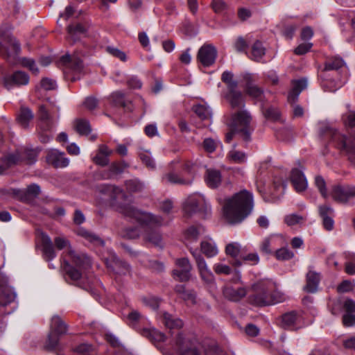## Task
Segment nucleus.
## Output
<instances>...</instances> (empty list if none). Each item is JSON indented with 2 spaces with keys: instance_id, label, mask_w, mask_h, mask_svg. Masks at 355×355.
<instances>
[{
  "instance_id": "obj_1",
  "label": "nucleus",
  "mask_w": 355,
  "mask_h": 355,
  "mask_svg": "<svg viewBox=\"0 0 355 355\" xmlns=\"http://www.w3.org/2000/svg\"><path fill=\"white\" fill-rule=\"evenodd\" d=\"M116 209L126 217L135 219L142 226L146 227L144 234V239L155 247L162 248V239L157 230L152 227H159L162 225L163 219L159 216L150 213L141 211L130 205H118Z\"/></svg>"
},
{
  "instance_id": "obj_2",
  "label": "nucleus",
  "mask_w": 355,
  "mask_h": 355,
  "mask_svg": "<svg viewBox=\"0 0 355 355\" xmlns=\"http://www.w3.org/2000/svg\"><path fill=\"white\" fill-rule=\"evenodd\" d=\"M253 207L252 193L243 190L225 200L223 205V216L230 224L240 223L251 213Z\"/></svg>"
},
{
  "instance_id": "obj_3",
  "label": "nucleus",
  "mask_w": 355,
  "mask_h": 355,
  "mask_svg": "<svg viewBox=\"0 0 355 355\" xmlns=\"http://www.w3.org/2000/svg\"><path fill=\"white\" fill-rule=\"evenodd\" d=\"M253 293L249 302L257 306H266L283 302L284 295L277 290L276 284L270 279H261L252 286Z\"/></svg>"
},
{
  "instance_id": "obj_4",
  "label": "nucleus",
  "mask_w": 355,
  "mask_h": 355,
  "mask_svg": "<svg viewBox=\"0 0 355 355\" xmlns=\"http://www.w3.org/2000/svg\"><path fill=\"white\" fill-rule=\"evenodd\" d=\"M66 256L69 260L63 259L62 268L67 278L77 282L82 277L83 272L91 267V260L85 254L76 252L71 248Z\"/></svg>"
},
{
  "instance_id": "obj_5",
  "label": "nucleus",
  "mask_w": 355,
  "mask_h": 355,
  "mask_svg": "<svg viewBox=\"0 0 355 355\" xmlns=\"http://www.w3.org/2000/svg\"><path fill=\"white\" fill-rule=\"evenodd\" d=\"M194 164L190 162H186L180 173L171 171L164 173L162 177L164 184L190 185L193 180Z\"/></svg>"
},
{
  "instance_id": "obj_6",
  "label": "nucleus",
  "mask_w": 355,
  "mask_h": 355,
  "mask_svg": "<svg viewBox=\"0 0 355 355\" xmlns=\"http://www.w3.org/2000/svg\"><path fill=\"white\" fill-rule=\"evenodd\" d=\"M37 154V151L35 149L26 148L17 150L15 153L5 156L1 160L0 174H3L8 168L21 160H26L30 164L35 162Z\"/></svg>"
},
{
  "instance_id": "obj_7",
  "label": "nucleus",
  "mask_w": 355,
  "mask_h": 355,
  "mask_svg": "<svg viewBox=\"0 0 355 355\" xmlns=\"http://www.w3.org/2000/svg\"><path fill=\"white\" fill-rule=\"evenodd\" d=\"M329 135L332 144L355 165V135L347 137L336 130H330Z\"/></svg>"
},
{
  "instance_id": "obj_8",
  "label": "nucleus",
  "mask_w": 355,
  "mask_h": 355,
  "mask_svg": "<svg viewBox=\"0 0 355 355\" xmlns=\"http://www.w3.org/2000/svg\"><path fill=\"white\" fill-rule=\"evenodd\" d=\"M39 120V138L42 143L46 144L53 137L51 132L55 121L44 105L40 106Z\"/></svg>"
},
{
  "instance_id": "obj_9",
  "label": "nucleus",
  "mask_w": 355,
  "mask_h": 355,
  "mask_svg": "<svg viewBox=\"0 0 355 355\" xmlns=\"http://www.w3.org/2000/svg\"><path fill=\"white\" fill-rule=\"evenodd\" d=\"M251 116L246 110L239 111L232 116L229 123L230 128L242 133L243 139L248 141L250 139V130L249 125Z\"/></svg>"
},
{
  "instance_id": "obj_10",
  "label": "nucleus",
  "mask_w": 355,
  "mask_h": 355,
  "mask_svg": "<svg viewBox=\"0 0 355 355\" xmlns=\"http://www.w3.org/2000/svg\"><path fill=\"white\" fill-rule=\"evenodd\" d=\"M332 199L340 204L348 205L355 198V186L352 184H336L332 187L330 193Z\"/></svg>"
},
{
  "instance_id": "obj_11",
  "label": "nucleus",
  "mask_w": 355,
  "mask_h": 355,
  "mask_svg": "<svg viewBox=\"0 0 355 355\" xmlns=\"http://www.w3.org/2000/svg\"><path fill=\"white\" fill-rule=\"evenodd\" d=\"M183 209L185 214L191 215L199 211L207 212L210 210V205L203 195L194 193L186 200Z\"/></svg>"
},
{
  "instance_id": "obj_12",
  "label": "nucleus",
  "mask_w": 355,
  "mask_h": 355,
  "mask_svg": "<svg viewBox=\"0 0 355 355\" xmlns=\"http://www.w3.org/2000/svg\"><path fill=\"white\" fill-rule=\"evenodd\" d=\"M15 298L16 293L12 288L5 286L2 288L0 293V317L13 312L14 308L9 306L14 302Z\"/></svg>"
},
{
  "instance_id": "obj_13",
  "label": "nucleus",
  "mask_w": 355,
  "mask_h": 355,
  "mask_svg": "<svg viewBox=\"0 0 355 355\" xmlns=\"http://www.w3.org/2000/svg\"><path fill=\"white\" fill-rule=\"evenodd\" d=\"M217 57V50L211 44H204L198 50L197 60L203 67H208L213 65Z\"/></svg>"
},
{
  "instance_id": "obj_14",
  "label": "nucleus",
  "mask_w": 355,
  "mask_h": 355,
  "mask_svg": "<svg viewBox=\"0 0 355 355\" xmlns=\"http://www.w3.org/2000/svg\"><path fill=\"white\" fill-rule=\"evenodd\" d=\"M176 268L173 270V278L180 282H187L191 278L192 266L187 258L178 259Z\"/></svg>"
},
{
  "instance_id": "obj_15",
  "label": "nucleus",
  "mask_w": 355,
  "mask_h": 355,
  "mask_svg": "<svg viewBox=\"0 0 355 355\" xmlns=\"http://www.w3.org/2000/svg\"><path fill=\"white\" fill-rule=\"evenodd\" d=\"M60 62L64 67V73L66 74L69 71L74 73H80L83 69V61L76 55L66 54L60 58Z\"/></svg>"
},
{
  "instance_id": "obj_16",
  "label": "nucleus",
  "mask_w": 355,
  "mask_h": 355,
  "mask_svg": "<svg viewBox=\"0 0 355 355\" xmlns=\"http://www.w3.org/2000/svg\"><path fill=\"white\" fill-rule=\"evenodd\" d=\"M129 167V164L124 160L112 162L107 169L100 172V176L103 180H110L119 175L122 174L126 168Z\"/></svg>"
},
{
  "instance_id": "obj_17",
  "label": "nucleus",
  "mask_w": 355,
  "mask_h": 355,
  "mask_svg": "<svg viewBox=\"0 0 355 355\" xmlns=\"http://www.w3.org/2000/svg\"><path fill=\"white\" fill-rule=\"evenodd\" d=\"M21 46L15 37H8L5 45L0 42V55L6 58L15 57L19 54Z\"/></svg>"
},
{
  "instance_id": "obj_18",
  "label": "nucleus",
  "mask_w": 355,
  "mask_h": 355,
  "mask_svg": "<svg viewBox=\"0 0 355 355\" xmlns=\"http://www.w3.org/2000/svg\"><path fill=\"white\" fill-rule=\"evenodd\" d=\"M176 345L178 346L181 355H205L200 353L193 343L187 340L181 334H179L176 338Z\"/></svg>"
},
{
  "instance_id": "obj_19",
  "label": "nucleus",
  "mask_w": 355,
  "mask_h": 355,
  "mask_svg": "<svg viewBox=\"0 0 355 355\" xmlns=\"http://www.w3.org/2000/svg\"><path fill=\"white\" fill-rule=\"evenodd\" d=\"M99 191L103 194L108 196L110 200L113 205L119 199H123L125 198V194L122 189L115 185L112 184H103L99 187Z\"/></svg>"
},
{
  "instance_id": "obj_20",
  "label": "nucleus",
  "mask_w": 355,
  "mask_h": 355,
  "mask_svg": "<svg viewBox=\"0 0 355 355\" xmlns=\"http://www.w3.org/2000/svg\"><path fill=\"white\" fill-rule=\"evenodd\" d=\"M197 268L200 277L204 283L210 287H215L216 282L214 274L208 268V266L205 259H202L198 257Z\"/></svg>"
},
{
  "instance_id": "obj_21",
  "label": "nucleus",
  "mask_w": 355,
  "mask_h": 355,
  "mask_svg": "<svg viewBox=\"0 0 355 355\" xmlns=\"http://www.w3.org/2000/svg\"><path fill=\"white\" fill-rule=\"evenodd\" d=\"M46 161L55 168H64L69 164V159L64 156V153L57 150L49 151Z\"/></svg>"
},
{
  "instance_id": "obj_22",
  "label": "nucleus",
  "mask_w": 355,
  "mask_h": 355,
  "mask_svg": "<svg viewBox=\"0 0 355 355\" xmlns=\"http://www.w3.org/2000/svg\"><path fill=\"white\" fill-rule=\"evenodd\" d=\"M29 82V77L25 72L18 71L15 72L12 75L4 78V86L10 89L12 85H25Z\"/></svg>"
},
{
  "instance_id": "obj_23",
  "label": "nucleus",
  "mask_w": 355,
  "mask_h": 355,
  "mask_svg": "<svg viewBox=\"0 0 355 355\" xmlns=\"http://www.w3.org/2000/svg\"><path fill=\"white\" fill-rule=\"evenodd\" d=\"M245 287L235 288L233 286H225L223 289V294L225 298L232 302H239L247 295Z\"/></svg>"
},
{
  "instance_id": "obj_24",
  "label": "nucleus",
  "mask_w": 355,
  "mask_h": 355,
  "mask_svg": "<svg viewBox=\"0 0 355 355\" xmlns=\"http://www.w3.org/2000/svg\"><path fill=\"white\" fill-rule=\"evenodd\" d=\"M284 241V239L280 235H270L265 238L260 245V250L266 254H270L272 250L280 245Z\"/></svg>"
},
{
  "instance_id": "obj_25",
  "label": "nucleus",
  "mask_w": 355,
  "mask_h": 355,
  "mask_svg": "<svg viewBox=\"0 0 355 355\" xmlns=\"http://www.w3.org/2000/svg\"><path fill=\"white\" fill-rule=\"evenodd\" d=\"M339 70L345 71V73L347 72V67L345 62L340 57H332L325 62L324 67L321 73L329 74V73L331 71H338Z\"/></svg>"
},
{
  "instance_id": "obj_26",
  "label": "nucleus",
  "mask_w": 355,
  "mask_h": 355,
  "mask_svg": "<svg viewBox=\"0 0 355 355\" xmlns=\"http://www.w3.org/2000/svg\"><path fill=\"white\" fill-rule=\"evenodd\" d=\"M112 153V150L110 149L107 146L101 144L98 146L96 155L94 157L93 161L97 165L105 166L109 164V157Z\"/></svg>"
},
{
  "instance_id": "obj_27",
  "label": "nucleus",
  "mask_w": 355,
  "mask_h": 355,
  "mask_svg": "<svg viewBox=\"0 0 355 355\" xmlns=\"http://www.w3.org/2000/svg\"><path fill=\"white\" fill-rule=\"evenodd\" d=\"M225 97L232 108H239L244 106L243 94L237 88L227 89Z\"/></svg>"
},
{
  "instance_id": "obj_28",
  "label": "nucleus",
  "mask_w": 355,
  "mask_h": 355,
  "mask_svg": "<svg viewBox=\"0 0 355 355\" xmlns=\"http://www.w3.org/2000/svg\"><path fill=\"white\" fill-rule=\"evenodd\" d=\"M291 182L297 192L304 191L307 187V180L303 173L297 168H294L291 171Z\"/></svg>"
},
{
  "instance_id": "obj_29",
  "label": "nucleus",
  "mask_w": 355,
  "mask_h": 355,
  "mask_svg": "<svg viewBox=\"0 0 355 355\" xmlns=\"http://www.w3.org/2000/svg\"><path fill=\"white\" fill-rule=\"evenodd\" d=\"M107 266L116 274L125 275L130 272V266L126 262L113 255L110 262H107Z\"/></svg>"
},
{
  "instance_id": "obj_30",
  "label": "nucleus",
  "mask_w": 355,
  "mask_h": 355,
  "mask_svg": "<svg viewBox=\"0 0 355 355\" xmlns=\"http://www.w3.org/2000/svg\"><path fill=\"white\" fill-rule=\"evenodd\" d=\"M205 181L209 188H217L222 181L220 171L214 168H207L205 175Z\"/></svg>"
},
{
  "instance_id": "obj_31",
  "label": "nucleus",
  "mask_w": 355,
  "mask_h": 355,
  "mask_svg": "<svg viewBox=\"0 0 355 355\" xmlns=\"http://www.w3.org/2000/svg\"><path fill=\"white\" fill-rule=\"evenodd\" d=\"M307 86V81L306 79H300L293 81V87L289 92L288 95V101L290 103H295L301 92Z\"/></svg>"
},
{
  "instance_id": "obj_32",
  "label": "nucleus",
  "mask_w": 355,
  "mask_h": 355,
  "mask_svg": "<svg viewBox=\"0 0 355 355\" xmlns=\"http://www.w3.org/2000/svg\"><path fill=\"white\" fill-rule=\"evenodd\" d=\"M320 274L313 270H309L306 274V284L304 290L307 293H315L317 291L320 282Z\"/></svg>"
},
{
  "instance_id": "obj_33",
  "label": "nucleus",
  "mask_w": 355,
  "mask_h": 355,
  "mask_svg": "<svg viewBox=\"0 0 355 355\" xmlns=\"http://www.w3.org/2000/svg\"><path fill=\"white\" fill-rule=\"evenodd\" d=\"M329 74L327 73H320L321 86L324 91L335 92L343 85L341 81H336L329 78Z\"/></svg>"
},
{
  "instance_id": "obj_34",
  "label": "nucleus",
  "mask_w": 355,
  "mask_h": 355,
  "mask_svg": "<svg viewBox=\"0 0 355 355\" xmlns=\"http://www.w3.org/2000/svg\"><path fill=\"white\" fill-rule=\"evenodd\" d=\"M200 248L201 252L207 258L214 257L218 253V250L215 242L210 238L206 239L201 241Z\"/></svg>"
},
{
  "instance_id": "obj_35",
  "label": "nucleus",
  "mask_w": 355,
  "mask_h": 355,
  "mask_svg": "<svg viewBox=\"0 0 355 355\" xmlns=\"http://www.w3.org/2000/svg\"><path fill=\"white\" fill-rule=\"evenodd\" d=\"M50 328V332L59 336L65 334L67 331V324L58 315H54L52 317Z\"/></svg>"
},
{
  "instance_id": "obj_36",
  "label": "nucleus",
  "mask_w": 355,
  "mask_h": 355,
  "mask_svg": "<svg viewBox=\"0 0 355 355\" xmlns=\"http://www.w3.org/2000/svg\"><path fill=\"white\" fill-rule=\"evenodd\" d=\"M175 291L186 302L192 304L196 303V293L192 290H187L184 285L175 286Z\"/></svg>"
},
{
  "instance_id": "obj_37",
  "label": "nucleus",
  "mask_w": 355,
  "mask_h": 355,
  "mask_svg": "<svg viewBox=\"0 0 355 355\" xmlns=\"http://www.w3.org/2000/svg\"><path fill=\"white\" fill-rule=\"evenodd\" d=\"M87 30V28L81 24L70 25L67 28L68 37L73 42H76L79 40L80 35L85 34Z\"/></svg>"
},
{
  "instance_id": "obj_38",
  "label": "nucleus",
  "mask_w": 355,
  "mask_h": 355,
  "mask_svg": "<svg viewBox=\"0 0 355 355\" xmlns=\"http://www.w3.org/2000/svg\"><path fill=\"white\" fill-rule=\"evenodd\" d=\"M77 234L94 245L103 246L105 244L104 241L101 237L86 229L82 227L78 229Z\"/></svg>"
},
{
  "instance_id": "obj_39",
  "label": "nucleus",
  "mask_w": 355,
  "mask_h": 355,
  "mask_svg": "<svg viewBox=\"0 0 355 355\" xmlns=\"http://www.w3.org/2000/svg\"><path fill=\"white\" fill-rule=\"evenodd\" d=\"M33 113L29 108L21 107L17 115V121L21 127L26 128L30 121L33 120Z\"/></svg>"
},
{
  "instance_id": "obj_40",
  "label": "nucleus",
  "mask_w": 355,
  "mask_h": 355,
  "mask_svg": "<svg viewBox=\"0 0 355 355\" xmlns=\"http://www.w3.org/2000/svg\"><path fill=\"white\" fill-rule=\"evenodd\" d=\"M266 54V49L259 40H257L252 46L251 54L249 58L256 62H259Z\"/></svg>"
},
{
  "instance_id": "obj_41",
  "label": "nucleus",
  "mask_w": 355,
  "mask_h": 355,
  "mask_svg": "<svg viewBox=\"0 0 355 355\" xmlns=\"http://www.w3.org/2000/svg\"><path fill=\"white\" fill-rule=\"evenodd\" d=\"M41 192L40 187L37 184L28 185L26 189L21 191V198L24 201L37 198Z\"/></svg>"
},
{
  "instance_id": "obj_42",
  "label": "nucleus",
  "mask_w": 355,
  "mask_h": 355,
  "mask_svg": "<svg viewBox=\"0 0 355 355\" xmlns=\"http://www.w3.org/2000/svg\"><path fill=\"white\" fill-rule=\"evenodd\" d=\"M142 335L154 343L164 342L166 339V336L156 329H144Z\"/></svg>"
},
{
  "instance_id": "obj_43",
  "label": "nucleus",
  "mask_w": 355,
  "mask_h": 355,
  "mask_svg": "<svg viewBox=\"0 0 355 355\" xmlns=\"http://www.w3.org/2000/svg\"><path fill=\"white\" fill-rule=\"evenodd\" d=\"M110 98L115 106L123 107L127 108L128 110H131L130 107V102L125 100L123 92L120 91L114 92L110 96Z\"/></svg>"
},
{
  "instance_id": "obj_44",
  "label": "nucleus",
  "mask_w": 355,
  "mask_h": 355,
  "mask_svg": "<svg viewBox=\"0 0 355 355\" xmlns=\"http://www.w3.org/2000/svg\"><path fill=\"white\" fill-rule=\"evenodd\" d=\"M163 323L168 329H180L183 326L182 321L172 315L164 312L163 313Z\"/></svg>"
},
{
  "instance_id": "obj_45",
  "label": "nucleus",
  "mask_w": 355,
  "mask_h": 355,
  "mask_svg": "<svg viewBox=\"0 0 355 355\" xmlns=\"http://www.w3.org/2000/svg\"><path fill=\"white\" fill-rule=\"evenodd\" d=\"M205 231L202 225L191 226L185 232V239L189 241H195Z\"/></svg>"
},
{
  "instance_id": "obj_46",
  "label": "nucleus",
  "mask_w": 355,
  "mask_h": 355,
  "mask_svg": "<svg viewBox=\"0 0 355 355\" xmlns=\"http://www.w3.org/2000/svg\"><path fill=\"white\" fill-rule=\"evenodd\" d=\"M297 318V313L294 311L284 314L282 316V327L286 329H293L295 324Z\"/></svg>"
},
{
  "instance_id": "obj_47",
  "label": "nucleus",
  "mask_w": 355,
  "mask_h": 355,
  "mask_svg": "<svg viewBox=\"0 0 355 355\" xmlns=\"http://www.w3.org/2000/svg\"><path fill=\"white\" fill-rule=\"evenodd\" d=\"M245 92L252 98L257 101H263L264 98L263 91L255 85H248L246 87Z\"/></svg>"
},
{
  "instance_id": "obj_48",
  "label": "nucleus",
  "mask_w": 355,
  "mask_h": 355,
  "mask_svg": "<svg viewBox=\"0 0 355 355\" xmlns=\"http://www.w3.org/2000/svg\"><path fill=\"white\" fill-rule=\"evenodd\" d=\"M236 145H234V148L231 150L227 154L228 159L234 163L242 164L246 161L245 153L235 149Z\"/></svg>"
},
{
  "instance_id": "obj_49",
  "label": "nucleus",
  "mask_w": 355,
  "mask_h": 355,
  "mask_svg": "<svg viewBox=\"0 0 355 355\" xmlns=\"http://www.w3.org/2000/svg\"><path fill=\"white\" fill-rule=\"evenodd\" d=\"M74 125L76 130L80 135H87L92 131L89 121L85 119H77Z\"/></svg>"
},
{
  "instance_id": "obj_50",
  "label": "nucleus",
  "mask_w": 355,
  "mask_h": 355,
  "mask_svg": "<svg viewBox=\"0 0 355 355\" xmlns=\"http://www.w3.org/2000/svg\"><path fill=\"white\" fill-rule=\"evenodd\" d=\"M141 161L150 169L155 168V163L149 151L141 149L138 153Z\"/></svg>"
},
{
  "instance_id": "obj_51",
  "label": "nucleus",
  "mask_w": 355,
  "mask_h": 355,
  "mask_svg": "<svg viewBox=\"0 0 355 355\" xmlns=\"http://www.w3.org/2000/svg\"><path fill=\"white\" fill-rule=\"evenodd\" d=\"M73 351L79 355H95L94 348L87 343H82L76 347ZM58 355H62L58 354Z\"/></svg>"
},
{
  "instance_id": "obj_52",
  "label": "nucleus",
  "mask_w": 355,
  "mask_h": 355,
  "mask_svg": "<svg viewBox=\"0 0 355 355\" xmlns=\"http://www.w3.org/2000/svg\"><path fill=\"white\" fill-rule=\"evenodd\" d=\"M193 112L202 119H209L211 116V110L203 105H196L193 107Z\"/></svg>"
},
{
  "instance_id": "obj_53",
  "label": "nucleus",
  "mask_w": 355,
  "mask_h": 355,
  "mask_svg": "<svg viewBox=\"0 0 355 355\" xmlns=\"http://www.w3.org/2000/svg\"><path fill=\"white\" fill-rule=\"evenodd\" d=\"M126 189L130 192H139L144 188V184L138 179L127 180L125 183Z\"/></svg>"
},
{
  "instance_id": "obj_54",
  "label": "nucleus",
  "mask_w": 355,
  "mask_h": 355,
  "mask_svg": "<svg viewBox=\"0 0 355 355\" xmlns=\"http://www.w3.org/2000/svg\"><path fill=\"white\" fill-rule=\"evenodd\" d=\"M275 256L279 261H288L293 258L294 253L287 248H281L275 251Z\"/></svg>"
},
{
  "instance_id": "obj_55",
  "label": "nucleus",
  "mask_w": 355,
  "mask_h": 355,
  "mask_svg": "<svg viewBox=\"0 0 355 355\" xmlns=\"http://www.w3.org/2000/svg\"><path fill=\"white\" fill-rule=\"evenodd\" d=\"M234 75L231 71H225L222 73L221 80L227 85V89L237 88L238 82L233 79Z\"/></svg>"
},
{
  "instance_id": "obj_56",
  "label": "nucleus",
  "mask_w": 355,
  "mask_h": 355,
  "mask_svg": "<svg viewBox=\"0 0 355 355\" xmlns=\"http://www.w3.org/2000/svg\"><path fill=\"white\" fill-rule=\"evenodd\" d=\"M241 245L236 242L230 243L227 244L225 248V253L233 258L239 257L241 253Z\"/></svg>"
},
{
  "instance_id": "obj_57",
  "label": "nucleus",
  "mask_w": 355,
  "mask_h": 355,
  "mask_svg": "<svg viewBox=\"0 0 355 355\" xmlns=\"http://www.w3.org/2000/svg\"><path fill=\"white\" fill-rule=\"evenodd\" d=\"M59 343V335L55 334L50 332L48 335V338L45 344V349L48 351L55 349L58 345Z\"/></svg>"
},
{
  "instance_id": "obj_58",
  "label": "nucleus",
  "mask_w": 355,
  "mask_h": 355,
  "mask_svg": "<svg viewBox=\"0 0 355 355\" xmlns=\"http://www.w3.org/2000/svg\"><path fill=\"white\" fill-rule=\"evenodd\" d=\"M211 8L214 12L222 14L227 10L228 6L224 0H212Z\"/></svg>"
},
{
  "instance_id": "obj_59",
  "label": "nucleus",
  "mask_w": 355,
  "mask_h": 355,
  "mask_svg": "<svg viewBox=\"0 0 355 355\" xmlns=\"http://www.w3.org/2000/svg\"><path fill=\"white\" fill-rule=\"evenodd\" d=\"M106 51L111 55L119 59L122 62H125L127 60V56L125 52L121 51L120 49L114 46H107Z\"/></svg>"
},
{
  "instance_id": "obj_60",
  "label": "nucleus",
  "mask_w": 355,
  "mask_h": 355,
  "mask_svg": "<svg viewBox=\"0 0 355 355\" xmlns=\"http://www.w3.org/2000/svg\"><path fill=\"white\" fill-rule=\"evenodd\" d=\"M315 184L318 189L322 196L324 198L328 197L327 189L326 187V182L322 176H316L315 178Z\"/></svg>"
},
{
  "instance_id": "obj_61",
  "label": "nucleus",
  "mask_w": 355,
  "mask_h": 355,
  "mask_svg": "<svg viewBox=\"0 0 355 355\" xmlns=\"http://www.w3.org/2000/svg\"><path fill=\"white\" fill-rule=\"evenodd\" d=\"M342 119L345 126L355 128V111L348 110L343 115Z\"/></svg>"
},
{
  "instance_id": "obj_62",
  "label": "nucleus",
  "mask_w": 355,
  "mask_h": 355,
  "mask_svg": "<svg viewBox=\"0 0 355 355\" xmlns=\"http://www.w3.org/2000/svg\"><path fill=\"white\" fill-rule=\"evenodd\" d=\"M304 220V218L302 216L296 214L286 215L284 218L285 223L289 226L301 224Z\"/></svg>"
},
{
  "instance_id": "obj_63",
  "label": "nucleus",
  "mask_w": 355,
  "mask_h": 355,
  "mask_svg": "<svg viewBox=\"0 0 355 355\" xmlns=\"http://www.w3.org/2000/svg\"><path fill=\"white\" fill-rule=\"evenodd\" d=\"M140 231L137 227H129L122 232V236L128 239H134L139 236Z\"/></svg>"
},
{
  "instance_id": "obj_64",
  "label": "nucleus",
  "mask_w": 355,
  "mask_h": 355,
  "mask_svg": "<svg viewBox=\"0 0 355 355\" xmlns=\"http://www.w3.org/2000/svg\"><path fill=\"white\" fill-rule=\"evenodd\" d=\"M248 46V42L246 40L241 36L239 37L234 44V47L235 50L239 52H245Z\"/></svg>"
}]
</instances>
